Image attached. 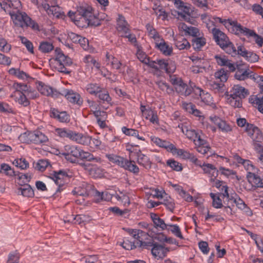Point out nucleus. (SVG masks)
Wrapping results in <instances>:
<instances>
[{"label":"nucleus","instance_id":"obj_50","mask_svg":"<svg viewBox=\"0 0 263 263\" xmlns=\"http://www.w3.org/2000/svg\"><path fill=\"white\" fill-rule=\"evenodd\" d=\"M219 171L220 172L221 174L225 176L226 177L231 179H236L239 180L238 176L236 174V172L233 170L225 168L221 166L219 168Z\"/></svg>","mask_w":263,"mask_h":263},{"label":"nucleus","instance_id":"obj_42","mask_svg":"<svg viewBox=\"0 0 263 263\" xmlns=\"http://www.w3.org/2000/svg\"><path fill=\"white\" fill-rule=\"evenodd\" d=\"M66 176V173L63 171H59L58 172H54L52 175V178L55 182V184L58 185L57 190V192H60L61 187L63 184V178Z\"/></svg>","mask_w":263,"mask_h":263},{"label":"nucleus","instance_id":"obj_14","mask_svg":"<svg viewBox=\"0 0 263 263\" xmlns=\"http://www.w3.org/2000/svg\"><path fill=\"white\" fill-rule=\"evenodd\" d=\"M194 92L199 96L198 99L200 100L201 105H205L211 106L212 107H215V104L213 103V98L209 93L196 86L194 87Z\"/></svg>","mask_w":263,"mask_h":263},{"label":"nucleus","instance_id":"obj_57","mask_svg":"<svg viewBox=\"0 0 263 263\" xmlns=\"http://www.w3.org/2000/svg\"><path fill=\"white\" fill-rule=\"evenodd\" d=\"M163 200L161 204H164L166 208L170 211L173 212L175 208V203L174 200L170 196L165 195L163 197Z\"/></svg>","mask_w":263,"mask_h":263},{"label":"nucleus","instance_id":"obj_59","mask_svg":"<svg viewBox=\"0 0 263 263\" xmlns=\"http://www.w3.org/2000/svg\"><path fill=\"white\" fill-rule=\"evenodd\" d=\"M13 87L15 88L16 91L19 92V93H26L30 88V86L25 83L16 82L14 83Z\"/></svg>","mask_w":263,"mask_h":263},{"label":"nucleus","instance_id":"obj_22","mask_svg":"<svg viewBox=\"0 0 263 263\" xmlns=\"http://www.w3.org/2000/svg\"><path fill=\"white\" fill-rule=\"evenodd\" d=\"M175 6L179 10V14L182 16L185 20L190 18L192 12L190 6L184 5V3L181 0L176 1Z\"/></svg>","mask_w":263,"mask_h":263},{"label":"nucleus","instance_id":"obj_18","mask_svg":"<svg viewBox=\"0 0 263 263\" xmlns=\"http://www.w3.org/2000/svg\"><path fill=\"white\" fill-rule=\"evenodd\" d=\"M55 4H50V3L43 4L41 6L43 7V11H45L47 13L50 15H52L57 18L62 17L63 15V13L60 7Z\"/></svg>","mask_w":263,"mask_h":263},{"label":"nucleus","instance_id":"obj_38","mask_svg":"<svg viewBox=\"0 0 263 263\" xmlns=\"http://www.w3.org/2000/svg\"><path fill=\"white\" fill-rule=\"evenodd\" d=\"M145 27L148 36L154 40L155 45L163 39L151 24H147Z\"/></svg>","mask_w":263,"mask_h":263},{"label":"nucleus","instance_id":"obj_34","mask_svg":"<svg viewBox=\"0 0 263 263\" xmlns=\"http://www.w3.org/2000/svg\"><path fill=\"white\" fill-rule=\"evenodd\" d=\"M247 178L252 186L263 187L262 179L258 175V173H250V175H247Z\"/></svg>","mask_w":263,"mask_h":263},{"label":"nucleus","instance_id":"obj_35","mask_svg":"<svg viewBox=\"0 0 263 263\" xmlns=\"http://www.w3.org/2000/svg\"><path fill=\"white\" fill-rule=\"evenodd\" d=\"M143 116L145 119L149 120L152 123L159 124V118L156 110L151 107H147V109L143 111Z\"/></svg>","mask_w":263,"mask_h":263},{"label":"nucleus","instance_id":"obj_28","mask_svg":"<svg viewBox=\"0 0 263 263\" xmlns=\"http://www.w3.org/2000/svg\"><path fill=\"white\" fill-rule=\"evenodd\" d=\"M137 162L146 170H149L152 167V162L149 158L140 151L137 154Z\"/></svg>","mask_w":263,"mask_h":263},{"label":"nucleus","instance_id":"obj_44","mask_svg":"<svg viewBox=\"0 0 263 263\" xmlns=\"http://www.w3.org/2000/svg\"><path fill=\"white\" fill-rule=\"evenodd\" d=\"M106 62L107 65H110L112 68L117 70H119L122 65V63L117 58L108 52L106 54Z\"/></svg>","mask_w":263,"mask_h":263},{"label":"nucleus","instance_id":"obj_17","mask_svg":"<svg viewBox=\"0 0 263 263\" xmlns=\"http://www.w3.org/2000/svg\"><path fill=\"white\" fill-rule=\"evenodd\" d=\"M224 192L222 193L223 197H226L229 201H233L235 203L236 206L241 209L244 208V206L246 204L245 202L236 194H232L230 195L228 193V187L227 186H223L222 189V191Z\"/></svg>","mask_w":263,"mask_h":263},{"label":"nucleus","instance_id":"obj_12","mask_svg":"<svg viewBox=\"0 0 263 263\" xmlns=\"http://www.w3.org/2000/svg\"><path fill=\"white\" fill-rule=\"evenodd\" d=\"M60 96H65L69 102L78 106H81L83 102V99L81 95L71 89H64L60 92Z\"/></svg>","mask_w":263,"mask_h":263},{"label":"nucleus","instance_id":"obj_23","mask_svg":"<svg viewBox=\"0 0 263 263\" xmlns=\"http://www.w3.org/2000/svg\"><path fill=\"white\" fill-rule=\"evenodd\" d=\"M200 167L202 168L204 173L208 174L210 178V182L215 181V179L217 177L218 172L216 168L211 164L205 163H202Z\"/></svg>","mask_w":263,"mask_h":263},{"label":"nucleus","instance_id":"obj_30","mask_svg":"<svg viewBox=\"0 0 263 263\" xmlns=\"http://www.w3.org/2000/svg\"><path fill=\"white\" fill-rule=\"evenodd\" d=\"M174 40L175 45L179 50H187L191 47L190 43L183 35H176Z\"/></svg>","mask_w":263,"mask_h":263},{"label":"nucleus","instance_id":"obj_3","mask_svg":"<svg viewBox=\"0 0 263 263\" xmlns=\"http://www.w3.org/2000/svg\"><path fill=\"white\" fill-rule=\"evenodd\" d=\"M14 24L17 27L24 28L30 27L34 30H39V27L37 23L32 20L26 12L21 10L10 15Z\"/></svg>","mask_w":263,"mask_h":263},{"label":"nucleus","instance_id":"obj_21","mask_svg":"<svg viewBox=\"0 0 263 263\" xmlns=\"http://www.w3.org/2000/svg\"><path fill=\"white\" fill-rule=\"evenodd\" d=\"M214 59L217 64L220 66H226L231 71H234L236 69L234 64L231 62L226 56L224 55L217 54L214 56Z\"/></svg>","mask_w":263,"mask_h":263},{"label":"nucleus","instance_id":"obj_40","mask_svg":"<svg viewBox=\"0 0 263 263\" xmlns=\"http://www.w3.org/2000/svg\"><path fill=\"white\" fill-rule=\"evenodd\" d=\"M106 157L110 162L122 168L126 159V158L113 154H106Z\"/></svg>","mask_w":263,"mask_h":263},{"label":"nucleus","instance_id":"obj_36","mask_svg":"<svg viewBox=\"0 0 263 263\" xmlns=\"http://www.w3.org/2000/svg\"><path fill=\"white\" fill-rule=\"evenodd\" d=\"M212 34L217 44L220 47L223 46L226 43H228L229 40L228 37L219 29L217 30H215Z\"/></svg>","mask_w":263,"mask_h":263},{"label":"nucleus","instance_id":"obj_46","mask_svg":"<svg viewBox=\"0 0 263 263\" xmlns=\"http://www.w3.org/2000/svg\"><path fill=\"white\" fill-rule=\"evenodd\" d=\"M96 96L98 97L100 103H106L109 105L111 104L112 99L108 92L106 90L103 89L102 88Z\"/></svg>","mask_w":263,"mask_h":263},{"label":"nucleus","instance_id":"obj_19","mask_svg":"<svg viewBox=\"0 0 263 263\" xmlns=\"http://www.w3.org/2000/svg\"><path fill=\"white\" fill-rule=\"evenodd\" d=\"M49 115L51 118L62 123H68L70 121V116L66 111H60L55 108H50Z\"/></svg>","mask_w":263,"mask_h":263},{"label":"nucleus","instance_id":"obj_45","mask_svg":"<svg viewBox=\"0 0 263 263\" xmlns=\"http://www.w3.org/2000/svg\"><path fill=\"white\" fill-rule=\"evenodd\" d=\"M17 194L22 195L26 197H32L34 196V191L31 186L28 184H25L17 189Z\"/></svg>","mask_w":263,"mask_h":263},{"label":"nucleus","instance_id":"obj_15","mask_svg":"<svg viewBox=\"0 0 263 263\" xmlns=\"http://www.w3.org/2000/svg\"><path fill=\"white\" fill-rule=\"evenodd\" d=\"M148 244V247H152L151 249L152 254L158 259L164 258L169 252V249L167 248L159 245L156 242H149Z\"/></svg>","mask_w":263,"mask_h":263},{"label":"nucleus","instance_id":"obj_7","mask_svg":"<svg viewBox=\"0 0 263 263\" xmlns=\"http://www.w3.org/2000/svg\"><path fill=\"white\" fill-rule=\"evenodd\" d=\"M128 232L134 238L135 240L133 241L136 245L137 247H143L148 249L149 242L144 241L148 237V234L146 232L141 230L130 229L128 230Z\"/></svg>","mask_w":263,"mask_h":263},{"label":"nucleus","instance_id":"obj_16","mask_svg":"<svg viewBox=\"0 0 263 263\" xmlns=\"http://www.w3.org/2000/svg\"><path fill=\"white\" fill-rule=\"evenodd\" d=\"M233 157L236 162L243 165L244 168L248 172L247 175H250V173H258L259 171L250 160L243 159L237 154L234 155Z\"/></svg>","mask_w":263,"mask_h":263},{"label":"nucleus","instance_id":"obj_63","mask_svg":"<svg viewBox=\"0 0 263 263\" xmlns=\"http://www.w3.org/2000/svg\"><path fill=\"white\" fill-rule=\"evenodd\" d=\"M182 28L185 32L189 35L197 37L199 33V29L193 26H187L185 24H183Z\"/></svg>","mask_w":263,"mask_h":263},{"label":"nucleus","instance_id":"obj_61","mask_svg":"<svg viewBox=\"0 0 263 263\" xmlns=\"http://www.w3.org/2000/svg\"><path fill=\"white\" fill-rule=\"evenodd\" d=\"M13 164L22 170L26 169L29 167V163L24 158H17L14 160Z\"/></svg>","mask_w":263,"mask_h":263},{"label":"nucleus","instance_id":"obj_26","mask_svg":"<svg viewBox=\"0 0 263 263\" xmlns=\"http://www.w3.org/2000/svg\"><path fill=\"white\" fill-rule=\"evenodd\" d=\"M211 121L215 124L222 132L228 133L231 131L232 128L230 125L227 124L225 121L222 120L220 118L214 116H210Z\"/></svg>","mask_w":263,"mask_h":263},{"label":"nucleus","instance_id":"obj_31","mask_svg":"<svg viewBox=\"0 0 263 263\" xmlns=\"http://www.w3.org/2000/svg\"><path fill=\"white\" fill-rule=\"evenodd\" d=\"M79 159L81 160H86L87 161H94L99 163L102 162V160L99 157H95L92 154L89 152L84 151L81 148H80Z\"/></svg>","mask_w":263,"mask_h":263},{"label":"nucleus","instance_id":"obj_54","mask_svg":"<svg viewBox=\"0 0 263 263\" xmlns=\"http://www.w3.org/2000/svg\"><path fill=\"white\" fill-rule=\"evenodd\" d=\"M39 49L42 52L46 53L52 51L54 49V46L51 42L43 41L40 43Z\"/></svg>","mask_w":263,"mask_h":263},{"label":"nucleus","instance_id":"obj_49","mask_svg":"<svg viewBox=\"0 0 263 263\" xmlns=\"http://www.w3.org/2000/svg\"><path fill=\"white\" fill-rule=\"evenodd\" d=\"M9 73L21 80H27L30 78L28 74L18 68H11L9 69Z\"/></svg>","mask_w":263,"mask_h":263},{"label":"nucleus","instance_id":"obj_6","mask_svg":"<svg viewBox=\"0 0 263 263\" xmlns=\"http://www.w3.org/2000/svg\"><path fill=\"white\" fill-rule=\"evenodd\" d=\"M171 82L180 95L187 96L194 91V87L188 86L180 78L173 76L171 78Z\"/></svg>","mask_w":263,"mask_h":263},{"label":"nucleus","instance_id":"obj_43","mask_svg":"<svg viewBox=\"0 0 263 263\" xmlns=\"http://www.w3.org/2000/svg\"><path fill=\"white\" fill-rule=\"evenodd\" d=\"M123 168L135 175H138L140 172V168L134 160L126 159Z\"/></svg>","mask_w":263,"mask_h":263},{"label":"nucleus","instance_id":"obj_20","mask_svg":"<svg viewBox=\"0 0 263 263\" xmlns=\"http://www.w3.org/2000/svg\"><path fill=\"white\" fill-rule=\"evenodd\" d=\"M130 26L121 14H118L117 18V29L121 36L130 30Z\"/></svg>","mask_w":263,"mask_h":263},{"label":"nucleus","instance_id":"obj_5","mask_svg":"<svg viewBox=\"0 0 263 263\" xmlns=\"http://www.w3.org/2000/svg\"><path fill=\"white\" fill-rule=\"evenodd\" d=\"M55 68L59 72L68 73L69 71L67 70V67L70 66L72 63L71 59L67 55H65L59 48L55 49Z\"/></svg>","mask_w":263,"mask_h":263},{"label":"nucleus","instance_id":"obj_29","mask_svg":"<svg viewBox=\"0 0 263 263\" xmlns=\"http://www.w3.org/2000/svg\"><path fill=\"white\" fill-rule=\"evenodd\" d=\"M151 140L158 146L165 148L169 152L171 153L176 149V146L174 144L168 141L162 140L158 137H152Z\"/></svg>","mask_w":263,"mask_h":263},{"label":"nucleus","instance_id":"obj_27","mask_svg":"<svg viewBox=\"0 0 263 263\" xmlns=\"http://www.w3.org/2000/svg\"><path fill=\"white\" fill-rule=\"evenodd\" d=\"M155 47L166 56H170L173 53V47L168 45L163 39L157 43Z\"/></svg>","mask_w":263,"mask_h":263},{"label":"nucleus","instance_id":"obj_11","mask_svg":"<svg viewBox=\"0 0 263 263\" xmlns=\"http://www.w3.org/2000/svg\"><path fill=\"white\" fill-rule=\"evenodd\" d=\"M0 5L9 15L22 9V4L20 0H3L0 2Z\"/></svg>","mask_w":263,"mask_h":263},{"label":"nucleus","instance_id":"obj_4","mask_svg":"<svg viewBox=\"0 0 263 263\" xmlns=\"http://www.w3.org/2000/svg\"><path fill=\"white\" fill-rule=\"evenodd\" d=\"M249 94L248 90L245 88L239 85H235L230 91L228 102L232 107H241L242 106L241 99L246 98Z\"/></svg>","mask_w":263,"mask_h":263},{"label":"nucleus","instance_id":"obj_41","mask_svg":"<svg viewBox=\"0 0 263 263\" xmlns=\"http://www.w3.org/2000/svg\"><path fill=\"white\" fill-rule=\"evenodd\" d=\"M32 141L33 143L36 144L46 143L48 141V138L46 135L40 131H35L33 132L32 135Z\"/></svg>","mask_w":263,"mask_h":263},{"label":"nucleus","instance_id":"obj_10","mask_svg":"<svg viewBox=\"0 0 263 263\" xmlns=\"http://www.w3.org/2000/svg\"><path fill=\"white\" fill-rule=\"evenodd\" d=\"M236 72L234 75L235 78L239 81H244L247 79H251L255 81L258 74L255 73L248 68H242V65H237Z\"/></svg>","mask_w":263,"mask_h":263},{"label":"nucleus","instance_id":"obj_1","mask_svg":"<svg viewBox=\"0 0 263 263\" xmlns=\"http://www.w3.org/2000/svg\"><path fill=\"white\" fill-rule=\"evenodd\" d=\"M92 7L82 3L77 8V13L69 11L68 16L80 28H86L90 25H96V20Z\"/></svg>","mask_w":263,"mask_h":263},{"label":"nucleus","instance_id":"obj_52","mask_svg":"<svg viewBox=\"0 0 263 263\" xmlns=\"http://www.w3.org/2000/svg\"><path fill=\"white\" fill-rule=\"evenodd\" d=\"M122 132L127 136L135 137L140 140H145L144 138L142 136H140L138 131L135 129L128 128L125 126H123L122 128Z\"/></svg>","mask_w":263,"mask_h":263},{"label":"nucleus","instance_id":"obj_9","mask_svg":"<svg viewBox=\"0 0 263 263\" xmlns=\"http://www.w3.org/2000/svg\"><path fill=\"white\" fill-rule=\"evenodd\" d=\"M80 147L77 145H66L64 147L62 155L71 163L78 162Z\"/></svg>","mask_w":263,"mask_h":263},{"label":"nucleus","instance_id":"obj_48","mask_svg":"<svg viewBox=\"0 0 263 263\" xmlns=\"http://www.w3.org/2000/svg\"><path fill=\"white\" fill-rule=\"evenodd\" d=\"M102 87L101 86L96 83H88L85 87L86 91L91 95L97 96L99 91L101 90Z\"/></svg>","mask_w":263,"mask_h":263},{"label":"nucleus","instance_id":"obj_25","mask_svg":"<svg viewBox=\"0 0 263 263\" xmlns=\"http://www.w3.org/2000/svg\"><path fill=\"white\" fill-rule=\"evenodd\" d=\"M239 54L244 57L247 61L251 63H255L258 61L259 56L252 52L248 51L242 46H238Z\"/></svg>","mask_w":263,"mask_h":263},{"label":"nucleus","instance_id":"obj_58","mask_svg":"<svg viewBox=\"0 0 263 263\" xmlns=\"http://www.w3.org/2000/svg\"><path fill=\"white\" fill-rule=\"evenodd\" d=\"M214 76L217 80H219L220 82L223 83L227 81L228 78V73L223 68L216 71Z\"/></svg>","mask_w":263,"mask_h":263},{"label":"nucleus","instance_id":"obj_47","mask_svg":"<svg viewBox=\"0 0 263 263\" xmlns=\"http://www.w3.org/2000/svg\"><path fill=\"white\" fill-rule=\"evenodd\" d=\"M221 48L226 51L229 54H231L233 57H235L237 54H239L238 47L237 49H236L234 44L228 41V43H226L223 46H221Z\"/></svg>","mask_w":263,"mask_h":263},{"label":"nucleus","instance_id":"obj_2","mask_svg":"<svg viewBox=\"0 0 263 263\" xmlns=\"http://www.w3.org/2000/svg\"><path fill=\"white\" fill-rule=\"evenodd\" d=\"M182 132L190 140H192L196 146V150L202 154H207L211 148L208 142L201 137V132L198 130L193 129L191 124L184 122L178 125Z\"/></svg>","mask_w":263,"mask_h":263},{"label":"nucleus","instance_id":"obj_56","mask_svg":"<svg viewBox=\"0 0 263 263\" xmlns=\"http://www.w3.org/2000/svg\"><path fill=\"white\" fill-rule=\"evenodd\" d=\"M167 230L170 231L175 236L183 239L184 238L179 227L177 224H168Z\"/></svg>","mask_w":263,"mask_h":263},{"label":"nucleus","instance_id":"obj_60","mask_svg":"<svg viewBox=\"0 0 263 263\" xmlns=\"http://www.w3.org/2000/svg\"><path fill=\"white\" fill-rule=\"evenodd\" d=\"M18 37L21 43L26 47L28 51L30 53H34V47L32 42L24 36H20Z\"/></svg>","mask_w":263,"mask_h":263},{"label":"nucleus","instance_id":"obj_51","mask_svg":"<svg viewBox=\"0 0 263 263\" xmlns=\"http://www.w3.org/2000/svg\"><path fill=\"white\" fill-rule=\"evenodd\" d=\"M206 44V39L203 37H196L192 40V46L195 50H200Z\"/></svg>","mask_w":263,"mask_h":263},{"label":"nucleus","instance_id":"obj_32","mask_svg":"<svg viewBox=\"0 0 263 263\" xmlns=\"http://www.w3.org/2000/svg\"><path fill=\"white\" fill-rule=\"evenodd\" d=\"M75 131L67 128H57L55 129V135L61 138L68 139L72 141Z\"/></svg>","mask_w":263,"mask_h":263},{"label":"nucleus","instance_id":"obj_24","mask_svg":"<svg viewBox=\"0 0 263 263\" xmlns=\"http://www.w3.org/2000/svg\"><path fill=\"white\" fill-rule=\"evenodd\" d=\"M253 141L254 148L260 152L259 156L263 153V146L260 143L263 141V135L258 128L251 138Z\"/></svg>","mask_w":263,"mask_h":263},{"label":"nucleus","instance_id":"obj_64","mask_svg":"<svg viewBox=\"0 0 263 263\" xmlns=\"http://www.w3.org/2000/svg\"><path fill=\"white\" fill-rule=\"evenodd\" d=\"M250 101L252 103L255 105L258 110L263 113V96L259 97H255L251 98Z\"/></svg>","mask_w":263,"mask_h":263},{"label":"nucleus","instance_id":"obj_33","mask_svg":"<svg viewBox=\"0 0 263 263\" xmlns=\"http://www.w3.org/2000/svg\"><path fill=\"white\" fill-rule=\"evenodd\" d=\"M72 141L81 145L87 146L88 143H90V136L87 134H84L75 132Z\"/></svg>","mask_w":263,"mask_h":263},{"label":"nucleus","instance_id":"obj_53","mask_svg":"<svg viewBox=\"0 0 263 263\" xmlns=\"http://www.w3.org/2000/svg\"><path fill=\"white\" fill-rule=\"evenodd\" d=\"M248 31L247 37L248 38L253 37L258 46L259 47H262L263 45V38L256 33V32L253 30L250 29Z\"/></svg>","mask_w":263,"mask_h":263},{"label":"nucleus","instance_id":"obj_13","mask_svg":"<svg viewBox=\"0 0 263 263\" xmlns=\"http://www.w3.org/2000/svg\"><path fill=\"white\" fill-rule=\"evenodd\" d=\"M36 87L38 91L44 96L55 98L60 96V91L42 82H38Z\"/></svg>","mask_w":263,"mask_h":263},{"label":"nucleus","instance_id":"obj_39","mask_svg":"<svg viewBox=\"0 0 263 263\" xmlns=\"http://www.w3.org/2000/svg\"><path fill=\"white\" fill-rule=\"evenodd\" d=\"M151 218L156 229L161 231L167 229L168 224H166L164 221L160 218L158 215L151 213Z\"/></svg>","mask_w":263,"mask_h":263},{"label":"nucleus","instance_id":"obj_8","mask_svg":"<svg viewBox=\"0 0 263 263\" xmlns=\"http://www.w3.org/2000/svg\"><path fill=\"white\" fill-rule=\"evenodd\" d=\"M223 25L229 30L237 35H247L248 30L250 29L243 27L237 21H233L231 19H224Z\"/></svg>","mask_w":263,"mask_h":263},{"label":"nucleus","instance_id":"obj_37","mask_svg":"<svg viewBox=\"0 0 263 263\" xmlns=\"http://www.w3.org/2000/svg\"><path fill=\"white\" fill-rule=\"evenodd\" d=\"M223 20L219 17L213 16L205 23L206 27L208 30L213 34L215 30H217L218 29L216 27L217 26V23H221L223 24Z\"/></svg>","mask_w":263,"mask_h":263},{"label":"nucleus","instance_id":"obj_55","mask_svg":"<svg viewBox=\"0 0 263 263\" xmlns=\"http://www.w3.org/2000/svg\"><path fill=\"white\" fill-rule=\"evenodd\" d=\"M104 173V170L93 164L89 174L96 178H101L103 176Z\"/></svg>","mask_w":263,"mask_h":263},{"label":"nucleus","instance_id":"obj_62","mask_svg":"<svg viewBox=\"0 0 263 263\" xmlns=\"http://www.w3.org/2000/svg\"><path fill=\"white\" fill-rule=\"evenodd\" d=\"M33 132H26L20 135L18 137L19 140L22 143H32V135Z\"/></svg>","mask_w":263,"mask_h":263}]
</instances>
